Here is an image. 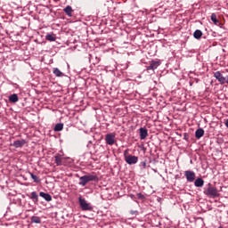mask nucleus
<instances>
[{
	"label": "nucleus",
	"mask_w": 228,
	"mask_h": 228,
	"mask_svg": "<svg viewBox=\"0 0 228 228\" xmlns=\"http://www.w3.org/2000/svg\"><path fill=\"white\" fill-rule=\"evenodd\" d=\"M99 176L97 175H83L79 177V185L85 186L88 182L95 181L98 182Z\"/></svg>",
	"instance_id": "1"
},
{
	"label": "nucleus",
	"mask_w": 228,
	"mask_h": 228,
	"mask_svg": "<svg viewBox=\"0 0 228 228\" xmlns=\"http://www.w3.org/2000/svg\"><path fill=\"white\" fill-rule=\"evenodd\" d=\"M204 193L207 194V196H210L211 198H216L220 196V192L217 189V187H214L212 183H208V188L204 191Z\"/></svg>",
	"instance_id": "2"
},
{
	"label": "nucleus",
	"mask_w": 228,
	"mask_h": 228,
	"mask_svg": "<svg viewBox=\"0 0 228 228\" xmlns=\"http://www.w3.org/2000/svg\"><path fill=\"white\" fill-rule=\"evenodd\" d=\"M124 157H125V160L127 164H136L139 160L138 157L136 155H131L129 153V150H125L124 151Z\"/></svg>",
	"instance_id": "3"
},
{
	"label": "nucleus",
	"mask_w": 228,
	"mask_h": 228,
	"mask_svg": "<svg viewBox=\"0 0 228 228\" xmlns=\"http://www.w3.org/2000/svg\"><path fill=\"white\" fill-rule=\"evenodd\" d=\"M78 201L83 211H92L93 207L91 203H88V201H86L85 198H83L82 196H79Z\"/></svg>",
	"instance_id": "4"
},
{
	"label": "nucleus",
	"mask_w": 228,
	"mask_h": 228,
	"mask_svg": "<svg viewBox=\"0 0 228 228\" xmlns=\"http://www.w3.org/2000/svg\"><path fill=\"white\" fill-rule=\"evenodd\" d=\"M214 77L220 84H228V75H224L221 71H215Z\"/></svg>",
	"instance_id": "5"
},
{
	"label": "nucleus",
	"mask_w": 228,
	"mask_h": 228,
	"mask_svg": "<svg viewBox=\"0 0 228 228\" xmlns=\"http://www.w3.org/2000/svg\"><path fill=\"white\" fill-rule=\"evenodd\" d=\"M105 141L107 144H110V145L115 144L116 134L114 132H111L110 134H107L105 135Z\"/></svg>",
	"instance_id": "6"
},
{
	"label": "nucleus",
	"mask_w": 228,
	"mask_h": 228,
	"mask_svg": "<svg viewBox=\"0 0 228 228\" xmlns=\"http://www.w3.org/2000/svg\"><path fill=\"white\" fill-rule=\"evenodd\" d=\"M184 175L188 182H194L196 179V173H194V171L187 170L185 171Z\"/></svg>",
	"instance_id": "7"
},
{
	"label": "nucleus",
	"mask_w": 228,
	"mask_h": 228,
	"mask_svg": "<svg viewBox=\"0 0 228 228\" xmlns=\"http://www.w3.org/2000/svg\"><path fill=\"white\" fill-rule=\"evenodd\" d=\"M64 157H62L61 153H56V155H54V162L56 166H62V164H64Z\"/></svg>",
	"instance_id": "8"
},
{
	"label": "nucleus",
	"mask_w": 228,
	"mask_h": 228,
	"mask_svg": "<svg viewBox=\"0 0 228 228\" xmlns=\"http://www.w3.org/2000/svg\"><path fill=\"white\" fill-rule=\"evenodd\" d=\"M24 144H26L25 139H18L12 143V146H14V148H22Z\"/></svg>",
	"instance_id": "9"
},
{
	"label": "nucleus",
	"mask_w": 228,
	"mask_h": 228,
	"mask_svg": "<svg viewBox=\"0 0 228 228\" xmlns=\"http://www.w3.org/2000/svg\"><path fill=\"white\" fill-rule=\"evenodd\" d=\"M159 66H160V62L159 61H151V62L150 63V66L147 67L148 71L150 69H157V68H159Z\"/></svg>",
	"instance_id": "10"
},
{
	"label": "nucleus",
	"mask_w": 228,
	"mask_h": 228,
	"mask_svg": "<svg viewBox=\"0 0 228 228\" xmlns=\"http://www.w3.org/2000/svg\"><path fill=\"white\" fill-rule=\"evenodd\" d=\"M39 196H42V198L46 200V201H52V200H53V196H51V194H49V192H44L43 191H41V192H39Z\"/></svg>",
	"instance_id": "11"
},
{
	"label": "nucleus",
	"mask_w": 228,
	"mask_h": 228,
	"mask_svg": "<svg viewBox=\"0 0 228 228\" xmlns=\"http://www.w3.org/2000/svg\"><path fill=\"white\" fill-rule=\"evenodd\" d=\"M205 183V180L201 177L196 178V180L194 181V185L196 187H203Z\"/></svg>",
	"instance_id": "12"
},
{
	"label": "nucleus",
	"mask_w": 228,
	"mask_h": 228,
	"mask_svg": "<svg viewBox=\"0 0 228 228\" xmlns=\"http://www.w3.org/2000/svg\"><path fill=\"white\" fill-rule=\"evenodd\" d=\"M205 134V130L204 128H198L196 131H195V137L197 139H200V137H203Z\"/></svg>",
	"instance_id": "13"
},
{
	"label": "nucleus",
	"mask_w": 228,
	"mask_h": 228,
	"mask_svg": "<svg viewBox=\"0 0 228 228\" xmlns=\"http://www.w3.org/2000/svg\"><path fill=\"white\" fill-rule=\"evenodd\" d=\"M148 136V130L147 128H143L142 126L140 128V137L141 139H146Z\"/></svg>",
	"instance_id": "14"
},
{
	"label": "nucleus",
	"mask_w": 228,
	"mask_h": 228,
	"mask_svg": "<svg viewBox=\"0 0 228 228\" xmlns=\"http://www.w3.org/2000/svg\"><path fill=\"white\" fill-rule=\"evenodd\" d=\"M63 11L67 14V16H69V17H71L74 12L71 5H67V7H65V9H63Z\"/></svg>",
	"instance_id": "15"
},
{
	"label": "nucleus",
	"mask_w": 228,
	"mask_h": 228,
	"mask_svg": "<svg viewBox=\"0 0 228 228\" xmlns=\"http://www.w3.org/2000/svg\"><path fill=\"white\" fill-rule=\"evenodd\" d=\"M31 222L32 224H42V219L39 216H32Z\"/></svg>",
	"instance_id": "16"
},
{
	"label": "nucleus",
	"mask_w": 228,
	"mask_h": 228,
	"mask_svg": "<svg viewBox=\"0 0 228 228\" xmlns=\"http://www.w3.org/2000/svg\"><path fill=\"white\" fill-rule=\"evenodd\" d=\"M64 128V123H56L54 126V131L55 132H61Z\"/></svg>",
	"instance_id": "17"
},
{
	"label": "nucleus",
	"mask_w": 228,
	"mask_h": 228,
	"mask_svg": "<svg viewBox=\"0 0 228 228\" xmlns=\"http://www.w3.org/2000/svg\"><path fill=\"white\" fill-rule=\"evenodd\" d=\"M30 198L33 200L35 203L38 201V194L37 191H32V192L30 193Z\"/></svg>",
	"instance_id": "18"
},
{
	"label": "nucleus",
	"mask_w": 228,
	"mask_h": 228,
	"mask_svg": "<svg viewBox=\"0 0 228 228\" xmlns=\"http://www.w3.org/2000/svg\"><path fill=\"white\" fill-rule=\"evenodd\" d=\"M203 36V32L202 30H195V32L193 33V37H195V39H200Z\"/></svg>",
	"instance_id": "19"
},
{
	"label": "nucleus",
	"mask_w": 228,
	"mask_h": 228,
	"mask_svg": "<svg viewBox=\"0 0 228 228\" xmlns=\"http://www.w3.org/2000/svg\"><path fill=\"white\" fill-rule=\"evenodd\" d=\"M53 74L56 77H64V73H62V71H61V69H59V68H54L53 69Z\"/></svg>",
	"instance_id": "20"
},
{
	"label": "nucleus",
	"mask_w": 228,
	"mask_h": 228,
	"mask_svg": "<svg viewBox=\"0 0 228 228\" xmlns=\"http://www.w3.org/2000/svg\"><path fill=\"white\" fill-rule=\"evenodd\" d=\"M9 100L10 102H12L13 103H15L16 102H19V96L16 94H11V96L9 97Z\"/></svg>",
	"instance_id": "21"
},
{
	"label": "nucleus",
	"mask_w": 228,
	"mask_h": 228,
	"mask_svg": "<svg viewBox=\"0 0 228 228\" xmlns=\"http://www.w3.org/2000/svg\"><path fill=\"white\" fill-rule=\"evenodd\" d=\"M45 39L47 41H56V37L54 36V34H46Z\"/></svg>",
	"instance_id": "22"
},
{
	"label": "nucleus",
	"mask_w": 228,
	"mask_h": 228,
	"mask_svg": "<svg viewBox=\"0 0 228 228\" xmlns=\"http://www.w3.org/2000/svg\"><path fill=\"white\" fill-rule=\"evenodd\" d=\"M211 20L213 21V23H215V25H218L219 23V20H217L216 14L215 12L211 14Z\"/></svg>",
	"instance_id": "23"
},
{
	"label": "nucleus",
	"mask_w": 228,
	"mask_h": 228,
	"mask_svg": "<svg viewBox=\"0 0 228 228\" xmlns=\"http://www.w3.org/2000/svg\"><path fill=\"white\" fill-rule=\"evenodd\" d=\"M30 176L32 177L34 182H40L39 176H37V175H34V173H30Z\"/></svg>",
	"instance_id": "24"
},
{
	"label": "nucleus",
	"mask_w": 228,
	"mask_h": 228,
	"mask_svg": "<svg viewBox=\"0 0 228 228\" xmlns=\"http://www.w3.org/2000/svg\"><path fill=\"white\" fill-rule=\"evenodd\" d=\"M146 166H147L146 160H142V162H140V167H142V169H145Z\"/></svg>",
	"instance_id": "25"
},
{
	"label": "nucleus",
	"mask_w": 228,
	"mask_h": 228,
	"mask_svg": "<svg viewBox=\"0 0 228 228\" xmlns=\"http://www.w3.org/2000/svg\"><path fill=\"white\" fill-rule=\"evenodd\" d=\"M131 215H137V210H131Z\"/></svg>",
	"instance_id": "26"
},
{
	"label": "nucleus",
	"mask_w": 228,
	"mask_h": 228,
	"mask_svg": "<svg viewBox=\"0 0 228 228\" xmlns=\"http://www.w3.org/2000/svg\"><path fill=\"white\" fill-rule=\"evenodd\" d=\"M138 196H139V198H142L143 194H142V192H139Z\"/></svg>",
	"instance_id": "27"
},
{
	"label": "nucleus",
	"mask_w": 228,
	"mask_h": 228,
	"mask_svg": "<svg viewBox=\"0 0 228 228\" xmlns=\"http://www.w3.org/2000/svg\"><path fill=\"white\" fill-rule=\"evenodd\" d=\"M225 126H227V128H228V119H226V121H225Z\"/></svg>",
	"instance_id": "28"
},
{
	"label": "nucleus",
	"mask_w": 228,
	"mask_h": 228,
	"mask_svg": "<svg viewBox=\"0 0 228 228\" xmlns=\"http://www.w3.org/2000/svg\"><path fill=\"white\" fill-rule=\"evenodd\" d=\"M218 228H224V226H218Z\"/></svg>",
	"instance_id": "29"
}]
</instances>
